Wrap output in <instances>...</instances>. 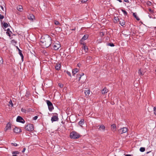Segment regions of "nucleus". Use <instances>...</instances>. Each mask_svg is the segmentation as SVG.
I'll list each match as a JSON object with an SVG mask.
<instances>
[{"mask_svg":"<svg viewBox=\"0 0 156 156\" xmlns=\"http://www.w3.org/2000/svg\"><path fill=\"white\" fill-rule=\"evenodd\" d=\"M40 44L42 48H46L48 47L51 44L52 39L49 35L43 36L40 39Z\"/></svg>","mask_w":156,"mask_h":156,"instance_id":"nucleus-1","label":"nucleus"},{"mask_svg":"<svg viewBox=\"0 0 156 156\" xmlns=\"http://www.w3.org/2000/svg\"><path fill=\"white\" fill-rule=\"evenodd\" d=\"M80 136V135L76 131H72L70 133V138L71 139H76L78 138Z\"/></svg>","mask_w":156,"mask_h":156,"instance_id":"nucleus-2","label":"nucleus"},{"mask_svg":"<svg viewBox=\"0 0 156 156\" xmlns=\"http://www.w3.org/2000/svg\"><path fill=\"white\" fill-rule=\"evenodd\" d=\"M52 45L53 48L55 50H58L61 47L60 42L58 41H56L53 43Z\"/></svg>","mask_w":156,"mask_h":156,"instance_id":"nucleus-3","label":"nucleus"},{"mask_svg":"<svg viewBox=\"0 0 156 156\" xmlns=\"http://www.w3.org/2000/svg\"><path fill=\"white\" fill-rule=\"evenodd\" d=\"M25 128L27 131H32L34 130V125L31 124H28L26 125Z\"/></svg>","mask_w":156,"mask_h":156,"instance_id":"nucleus-4","label":"nucleus"},{"mask_svg":"<svg viewBox=\"0 0 156 156\" xmlns=\"http://www.w3.org/2000/svg\"><path fill=\"white\" fill-rule=\"evenodd\" d=\"M46 102L48 105L49 110L50 111H51L54 109V107L52 103L48 100H46Z\"/></svg>","mask_w":156,"mask_h":156,"instance_id":"nucleus-5","label":"nucleus"},{"mask_svg":"<svg viewBox=\"0 0 156 156\" xmlns=\"http://www.w3.org/2000/svg\"><path fill=\"white\" fill-rule=\"evenodd\" d=\"M55 115H53L51 118V120L52 122L55 121H58V114L56 113H54Z\"/></svg>","mask_w":156,"mask_h":156,"instance_id":"nucleus-6","label":"nucleus"},{"mask_svg":"<svg viewBox=\"0 0 156 156\" xmlns=\"http://www.w3.org/2000/svg\"><path fill=\"white\" fill-rule=\"evenodd\" d=\"M128 129L126 127L121 128L118 130V132L120 134H122L127 132Z\"/></svg>","mask_w":156,"mask_h":156,"instance_id":"nucleus-7","label":"nucleus"},{"mask_svg":"<svg viewBox=\"0 0 156 156\" xmlns=\"http://www.w3.org/2000/svg\"><path fill=\"white\" fill-rule=\"evenodd\" d=\"M16 121L22 123H24L25 122L24 119L20 116H18L16 119Z\"/></svg>","mask_w":156,"mask_h":156,"instance_id":"nucleus-8","label":"nucleus"},{"mask_svg":"<svg viewBox=\"0 0 156 156\" xmlns=\"http://www.w3.org/2000/svg\"><path fill=\"white\" fill-rule=\"evenodd\" d=\"M27 18L29 20L31 21H33L34 19H35V16L33 14H30L28 16Z\"/></svg>","mask_w":156,"mask_h":156,"instance_id":"nucleus-9","label":"nucleus"},{"mask_svg":"<svg viewBox=\"0 0 156 156\" xmlns=\"http://www.w3.org/2000/svg\"><path fill=\"white\" fill-rule=\"evenodd\" d=\"M14 132L16 133H18L21 132V129L15 127L14 129Z\"/></svg>","mask_w":156,"mask_h":156,"instance_id":"nucleus-10","label":"nucleus"},{"mask_svg":"<svg viewBox=\"0 0 156 156\" xmlns=\"http://www.w3.org/2000/svg\"><path fill=\"white\" fill-rule=\"evenodd\" d=\"M111 130L113 132H115L116 130V126L115 124H113L111 125Z\"/></svg>","mask_w":156,"mask_h":156,"instance_id":"nucleus-11","label":"nucleus"},{"mask_svg":"<svg viewBox=\"0 0 156 156\" xmlns=\"http://www.w3.org/2000/svg\"><path fill=\"white\" fill-rule=\"evenodd\" d=\"M140 31L141 33H144L147 31V28L146 27L140 28Z\"/></svg>","mask_w":156,"mask_h":156,"instance_id":"nucleus-12","label":"nucleus"},{"mask_svg":"<svg viewBox=\"0 0 156 156\" xmlns=\"http://www.w3.org/2000/svg\"><path fill=\"white\" fill-rule=\"evenodd\" d=\"M88 37V35L87 34H85L83 37L81 39L80 41H83L84 40H86L87 39Z\"/></svg>","mask_w":156,"mask_h":156,"instance_id":"nucleus-13","label":"nucleus"},{"mask_svg":"<svg viewBox=\"0 0 156 156\" xmlns=\"http://www.w3.org/2000/svg\"><path fill=\"white\" fill-rule=\"evenodd\" d=\"M61 67V65L59 63H57L55 66V69L57 70H59Z\"/></svg>","mask_w":156,"mask_h":156,"instance_id":"nucleus-14","label":"nucleus"},{"mask_svg":"<svg viewBox=\"0 0 156 156\" xmlns=\"http://www.w3.org/2000/svg\"><path fill=\"white\" fill-rule=\"evenodd\" d=\"M108 91V90L106 88V87H105L101 90L102 94H105L107 93Z\"/></svg>","mask_w":156,"mask_h":156,"instance_id":"nucleus-15","label":"nucleus"},{"mask_svg":"<svg viewBox=\"0 0 156 156\" xmlns=\"http://www.w3.org/2000/svg\"><path fill=\"white\" fill-rule=\"evenodd\" d=\"M119 22L120 24L122 26H124L125 24V21L122 19L119 20Z\"/></svg>","mask_w":156,"mask_h":156,"instance_id":"nucleus-16","label":"nucleus"},{"mask_svg":"<svg viewBox=\"0 0 156 156\" xmlns=\"http://www.w3.org/2000/svg\"><path fill=\"white\" fill-rule=\"evenodd\" d=\"M11 128V126L10 124L9 123H8L5 127V131H6V130L9 129Z\"/></svg>","mask_w":156,"mask_h":156,"instance_id":"nucleus-17","label":"nucleus"},{"mask_svg":"<svg viewBox=\"0 0 156 156\" xmlns=\"http://www.w3.org/2000/svg\"><path fill=\"white\" fill-rule=\"evenodd\" d=\"M79 71V70L77 68H75L73 69L72 70V73L73 75L74 76V75L76 74L77 72H78Z\"/></svg>","mask_w":156,"mask_h":156,"instance_id":"nucleus-18","label":"nucleus"},{"mask_svg":"<svg viewBox=\"0 0 156 156\" xmlns=\"http://www.w3.org/2000/svg\"><path fill=\"white\" fill-rule=\"evenodd\" d=\"M99 129L100 130H102V131H104L105 130V127L104 125H102L100 126Z\"/></svg>","mask_w":156,"mask_h":156,"instance_id":"nucleus-19","label":"nucleus"},{"mask_svg":"<svg viewBox=\"0 0 156 156\" xmlns=\"http://www.w3.org/2000/svg\"><path fill=\"white\" fill-rule=\"evenodd\" d=\"M90 93V90L88 89L84 90V94L86 96H88Z\"/></svg>","mask_w":156,"mask_h":156,"instance_id":"nucleus-20","label":"nucleus"},{"mask_svg":"<svg viewBox=\"0 0 156 156\" xmlns=\"http://www.w3.org/2000/svg\"><path fill=\"white\" fill-rule=\"evenodd\" d=\"M7 34L9 37H10L11 34L12 33V32L10 31L9 29L8 28L6 32Z\"/></svg>","mask_w":156,"mask_h":156,"instance_id":"nucleus-21","label":"nucleus"},{"mask_svg":"<svg viewBox=\"0 0 156 156\" xmlns=\"http://www.w3.org/2000/svg\"><path fill=\"white\" fill-rule=\"evenodd\" d=\"M133 15L137 20L139 21L140 20V19L137 16V14L136 13H133Z\"/></svg>","mask_w":156,"mask_h":156,"instance_id":"nucleus-22","label":"nucleus"},{"mask_svg":"<svg viewBox=\"0 0 156 156\" xmlns=\"http://www.w3.org/2000/svg\"><path fill=\"white\" fill-rule=\"evenodd\" d=\"M17 8L19 11L22 12L23 10V7L21 5H19Z\"/></svg>","mask_w":156,"mask_h":156,"instance_id":"nucleus-23","label":"nucleus"},{"mask_svg":"<svg viewBox=\"0 0 156 156\" xmlns=\"http://www.w3.org/2000/svg\"><path fill=\"white\" fill-rule=\"evenodd\" d=\"M83 49L85 51V52H87L88 51V48L85 45H83Z\"/></svg>","mask_w":156,"mask_h":156,"instance_id":"nucleus-24","label":"nucleus"},{"mask_svg":"<svg viewBox=\"0 0 156 156\" xmlns=\"http://www.w3.org/2000/svg\"><path fill=\"white\" fill-rule=\"evenodd\" d=\"M84 123V120L83 119H81L79 122V125L82 126V125Z\"/></svg>","mask_w":156,"mask_h":156,"instance_id":"nucleus-25","label":"nucleus"},{"mask_svg":"<svg viewBox=\"0 0 156 156\" xmlns=\"http://www.w3.org/2000/svg\"><path fill=\"white\" fill-rule=\"evenodd\" d=\"M3 62V61L2 58L0 56V67L2 66Z\"/></svg>","mask_w":156,"mask_h":156,"instance_id":"nucleus-26","label":"nucleus"},{"mask_svg":"<svg viewBox=\"0 0 156 156\" xmlns=\"http://www.w3.org/2000/svg\"><path fill=\"white\" fill-rule=\"evenodd\" d=\"M22 51H20V52H19V54L20 55V56L21 57V58L22 60V61H23V54L22 53Z\"/></svg>","mask_w":156,"mask_h":156,"instance_id":"nucleus-27","label":"nucleus"},{"mask_svg":"<svg viewBox=\"0 0 156 156\" xmlns=\"http://www.w3.org/2000/svg\"><path fill=\"white\" fill-rule=\"evenodd\" d=\"M138 73L139 75H144V73H142L141 72V69H140L138 70Z\"/></svg>","mask_w":156,"mask_h":156,"instance_id":"nucleus-28","label":"nucleus"},{"mask_svg":"<svg viewBox=\"0 0 156 156\" xmlns=\"http://www.w3.org/2000/svg\"><path fill=\"white\" fill-rule=\"evenodd\" d=\"M64 73H66L69 76L71 77V74L68 71H66L65 70L64 71Z\"/></svg>","mask_w":156,"mask_h":156,"instance_id":"nucleus-29","label":"nucleus"},{"mask_svg":"<svg viewBox=\"0 0 156 156\" xmlns=\"http://www.w3.org/2000/svg\"><path fill=\"white\" fill-rule=\"evenodd\" d=\"M145 148L143 147H141L140 148V151L141 152H143L145 151Z\"/></svg>","mask_w":156,"mask_h":156,"instance_id":"nucleus-30","label":"nucleus"},{"mask_svg":"<svg viewBox=\"0 0 156 156\" xmlns=\"http://www.w3.org/2000/svg\"><path fill=\"white\" fill-rule=\"evenodd\" d=\"M3 26L5 28H7L8 27V23H4L3 24Z\"/></svg>","mask_w":156,"mask_h":156,"instance_id":"nucleus-31","label":"nucleus"},{"mask_svg":"<svg viewBox=\"0 0 156 156\" xmlns=\"http://www.w3.org/2000/svg\"><path fill=\"white\" fill-rule=\"evenodd\" d=\"M121 10L125 16H126L127 15V12L125 10L123 9H122Z\"/></svg>","mask_w":156,"mask_h":156,"instance_id":"nucleus-32","label":"nucleus"},{"mask_svg":"<svg viewBox=\"0 0 156 156\" xmlns=\"http://www.w3.org/2000/svg\"><path fill=\"white\" fill-rule=\"evenodd\" d=\"M30 95V94L29 92H28L27 91L26 95H25V96L27 98L29 97Z\"/></svg>","mask_w":156,"mask_h":156,"instance_id":"nucleus-33","label":"nucleus"},{"mask_svg":"<svg viewBox=\"0 0 156 156\" xmlns=\"http://www.w3.org/2000/svg\"><path fill=\"white\" fill-rule=\"evenodd\" d=\"M19 154V152L18 151H14L12 152L13 154Z\"/></svg>","mask_w":156,"mask_h":156,"instance_id":"nucleus-34","label":"nucleus"},{"mask_svg":"<svg viewBox=\"0 0 156 156\" xmlns=\"http://www.w3.org/2000/svg\"><path fill=\"white\" fill-rule=\"evenodd\" d=\"M114 20H115L116 21V22L117 23L118 21H119V20L118 17H115L114 18Z\"/></svg>","mask_w":156,"mask_h":156,"instance_id":"nucleus-35","label":"nucleus"},{"mask_svg":"<svg viewBox=\"0 0 156 156\" xmlns=\"http://www.w3.org/2000/svg\"><path fill=\"white\" fill-rule=\"evenodd\" d=\"M100 35L101 37H102L105 35V33L103 32H101L100 33Z\"/></svg>","mask_w":156,"mask_h":156,"instance_id":"nucleus-36","label":"nucleus"},{"mask_svg":"<svg viewBox=\"0 0 156 156\" xmlns=\"http://www.w3.org/2000/svg\"><path fill=\"white\" fill-rule=\"evenodd\" d=\"M108 45L111 47H113L114 46V44L112 43H108Z\"/></svg>","mask_w":156,"mask_h":156,"instance_id":"nucleus-37","label":"nucleus"},{"mask_svg":"<svg viewBox=\"0 0 156 156\" xmlns=\"http://www.w3.org/2000/svg\"><path fill=\"white\" fill-rule=\"evenodd\" d=\"M154 114L156 116V107L154 108Z\"/></svg>","mask_w":156,"mask_h":156,"instance_id":"nucleus-38","label":"nucleus"},{"mask_svg":"<svg viewBox=\"0 0 156 156\" xmlns=\"http://www.w3.org/2000/svg\"><path fill=\"white\" fill-rule=\"evenodd\" d=\"M55 24L56 25H58L60 24L59 22L55 20Z\"/></svg>","mask_w":156,"mask_h":156,"instance_id":"nucleus-39","label":"nucleus"},{"mask_svg":"<svg viewBox=\"0 0 156 156\" xmlns=\"http://www.w3.org/2000/svg\"><path fill=\"white\" fill-rule=\"evenodd\" d=\"M21 111L22 112H24L25 113H26V110L25 109H24L23 108H21Z\"/></svg>","mask_w":156,"mask_h":156,"instance_id":"nucleus-40","label":"nucleus"},{"mask_svg":"<svg viewBox=\"0 0 156 156\" xmlns=\"http://www.w3.org/2000/svg\"><path fill=\"white\" fill-rule=\"evenodd\" d=\"M11 144L12 146H17L18 145L15 143H12Z\"/></svg>","mask_w":156,"mask_h":156,"instance_id":"nucleus-41","label":"nucleus"},{"mask_svg":"<svg viewBox=\"0 0 156 156\" xmlns=\"http://www.w3.org/2000/svg\"><path fill=\"white\" fill-rule=\"evenodd\" d=\"M4 18V16L3 15H2L0 14V19L2 20Z\"/></svg>","mask_w":156,"mask_h":156,"instance_id":"nucleus-42","label":"nucleus"},{"mask_svg":"<svg viewBox=\"0 0 156 156\" xmlns=\"http://www.w3.org/2000/svg\"><path fill=\"white\" fill-rule=\"evenodd\" d=\"M9 103L10 105H11V106H13V104H12V101L11 100H10L9 102Z\"/></svg>","mask_w":156,"mask_h":156,"instance_id":"nucleus-43","label":"nucleus"},{"mask_svg":"<svg viewBox=\"0 0 156 156\" xmlns=\"http://www.w3.org/2000/svg\"><path fill=\"white\" fill-rule=\"evenodd\" d=\"M38 118V116H36L33 118V119L34 120H36Z\"/></svg>","mask_w":156,"mask_h":156,"instance_id":"nucleus-44","label":"nucleus"},{"mask_svg":"<svg viewBox=\"0 0 156 156\" xmlns=\"http://www.w3.org/2000/svg\"><path fill=\"white\" fill-rule=\"evenodd\" d=\"M84 75V73H81V74H80V77H79V80H80V78H81V77L82 76H83Z\"/></svg>","mask_w":156,"mask_h":156,"instance_id":"nucleus-45","label":"nucleus"},{"mask_svg":"<svg viewBox=\"0 0 156 156\" xmlns=\"http://www.w3.org/2000/svg\"><path fill=\"white\" fill-rule=\"evenodd\" d=\"M147 4L149 5H151L152 4V3L150 1H148L147 2Z\"/></svg>","mask_w":156,"mask_h":156,"instance_id":"nucleus-46","label":"nucleus"},{"mask_svg":"<svg viewBox=\"0 0 156 156\" xmlns=\"http://www.w3.org/2000/svg\"><path fill=\"white\" fill-rule=\"evenodd\" d=\"M26 149L25 147L23 149V150L22 151V153H24Z\"/></svg>","mask_w":156,"mask_h":156,"instance_id":"nucleus-47","label":"nucleus"},{"mask_svg":"<svg viewBox=\"0 0 156 156\" xmlns=\"http://www.w3.org/2000/svg\"><path fill=\"white\" fill-rule=\"evenodd\" d=\"M87 0H82L81 2L82 3H84L86 2Z\"/></svg>","mask_w":156,"mask_h":156,"instance_id":"nucleus-48","label":"nucleus"},{"mask_svg":"<svg viewBox=\"0 0 156 156\" xmlns=\"http://www.w3.org/2000/svg\"><path fill=\"white\" fill-rule=\"evenodd\" d=\"M0 7L2 9V10H3V11L4 10V8L2 6V5H1L0 6Z\"/></svg>","mask_w":156,"mask_h":156,"instance_id":"nucleus-49","label":"nucleus"},{"mask_svg":"<svg viewBox=\"0 0 156 156\" xmlns=\"http://www.w3.org/2000/svg\"><path fill=\"white\" fill-rule=\"evenodd\" d=\"M124 2H129V1L128 0H123Z\"/></svg>","mask_w":156,"mask_h":156,"instance_id":"nucleus-50","label":"nucleus"},{"mask_svg":"<svg viewBox=\"0 0 156 156\" xmlns=\"http://www.w3.org/2000/svg\"><path fill=\"white\" fill-rule=\"evenodd\" d=\"M132 155L127 154L125 155V156H132Z\"/></svg>","mask_w":156,"mask_h":156,"instance_id":"nucleus-51","label":"nucleus"},{"mask_svg":"<svg viewBox=\"0 0 156 156\" xmlns=\"http://www.w3.org/2000/svg\"><path fill=\"white\" fill-rule=\"evenodd\" d=\"M17 48H18V49L19 52H20V51H21V50L20 49L18 48V47H17Z\"/></svg>","mask_w":156,"mask_h":156,"instance_id":"nucleus-52","label":"nucleus"},{"mask_svg":"<svg viewBox=\"0 0 156 156\" xmlns=\"http://www.w3.org/2000/svg\"><path fill=\"white\" fill-rule=\"evenodd\" d=\"M117 0L119 1L120 2H122V1L121 0Z\"/></svg>","mask_w":156,"mask_h":156,"instance_id":"nucleus-53","label":"nucleus"},{"mask_svg":"<svg viewBox=\"0 0 156 156\" xmlns=\"http://www.w3.org/2000/svg\"><path fill=\"white\" fill-rule=\"evenodd\" d=\"M60 87H63V85L62 86L60 85Z\"/></svg>","mask_w":156,"mask_h":156,"instance_id":"nucleus-54","label":"nucleus"},{"mask_svg":"<svg viewBox=\"0 0 156 156\" xmlns=\"http://www.w3.org/2000/svg\"><path fill=\"white\" fill-rule=\"evenodd\" d=\"M75 30V28H74V29H72V30Z\"/></svg>","mask_w":156,"mask_h":156,"instance_id":"nucleus-55","label":"nucleus"},{"mask_svg":"<svg viewBox=\"0 0 156 156\" xmlns=\"http://www.w3.org/2000/svg\"><path fill=\"white\" fill-rule=\"evenodd\" d=\"M12 156H18L15 155H13Z\"/></svg>","mask_w":156,"mask_h":156,"instance_id":"nucleus-56","label":"nucleus"},{"mask_svg":"<svg viewBox=\"0 0 156 156\" xmlns=\"http://www.w3.org/2000/svg\"><path fill=\"white\" fill-rule=\"evenodd\" d=\"M149 152H147L146 153V154H147L149 153Z\"/></svg>","mask_w":156,"mask_h":156,"instance_id":"nucleus-57","label":"nucleus"},{"mask_svg":"<svg viewBox=\"0 0 156 156\" xmlns=\"http://www.w3.org/2000/svg\"><path fill=\"white\" fill-rule=\"evenodd\" d=\"M149 11H151V9H149Z\"/></svg>","mask_w":156,"mask_h":156,"instance_id":"nucleus-58","label":"nucleus"},{"mask_svg":"<svg viewBox=\"0 0 156 156\" xmlns=\"http://www.w3.org/2000/svg\"><path fill=\"white\" fill-rule=\"evenodd\" d=\"M80 43L82 44H83V43L81 42H80Z\"/></svg>","mask_w":156,"mask_h":156,"instance_id":"nucleus-59","label":"nucleus"},{"mask_svg":"<svg viewBox=\"0 0 156 156\" xmlns=\"http://www.w3.org/2000/svg\"><path fill=\"white\" fill-rule=\"evenodd\" d=\"M47 53V52H46V53H45V54H46Z\"/></svg>","mask_w":156,"mask_h":156,"instance_id":"nucleus-60","label":"nucleus"},{"mask_svg":"<svg viewBox=\"0 0 156 156\" xmlns=\"http://www.w3.org/2000/svg\"><path fill=\"white\" fill-rule=\"evenodd\" d=\"M47 53V52H46V53H45V54H46Z\"/></svg>","mask_w":156,"mask_h":156,"instance_id":"nucleus-61","label":"nucleus"},{"mask_svg":"<svg viewBox=\"0 0 156 156\" xmlns=\"http://www.w3.org/2000/svg\"><path fill=\"white\" fill-rule=\"evenodd\" d=\"M47 53V52H46V53H45V54H46Z\"/></svg>","mask_w":156,"mask_h":156,"instance_id":"nucleus-62","label":"nucleus"}]
</instances>
